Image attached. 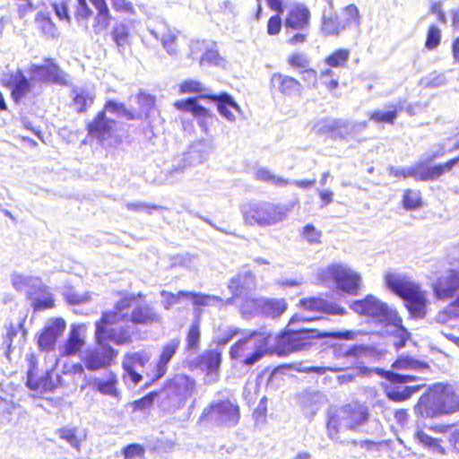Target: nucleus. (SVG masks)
<instances>
[{
  "instance_id": "052dcab7",
  "label": "nucleus",
  "mask_w": 459,
  "mask_h": 459,
  "mask_svg": "<svg viewBox=\"0 0 459 459\" xmlns=\"http://www.w3.org/2000/svg\"><path fill=\"white\" fill-rule=\"evenodd\" d=\"M301 236L309 244H320L322 231L317 230L313 224H307L302 229Z\"/></svg>"
},
{
  "instance_id": "a211bd4d",
  "label": "nucleus",
  "mask_w": 459,
  "mask_h": 459,
  "mask_svg": "<svg viewBox=\"0 0 459 459\" xmlns=\"http://www.w3.org/2000/svg\"><path fill=\"white\" fill-rule=\"evenodd\" d=\"M174 106L182 111L190 112L198 121V124L204 133H207L209 122L212 119V114L204 107L201 106L197 100L189 98L185 100L176 101Z\"/></svg>"
},
{
  "instance_id": "2f4dec72",
  "label": "nucleus",
  "mask_w": 459,
  "mask_h": 459,
  "mask_svg": "<svg viewBox=\"0 0 459 459\" xmlns=\"http://www.w3.org/2000/svg\"><path fill=\"white\" fill-rule=\"evenodd\" d=\"M170 388L182 401H186L195 393V382L186 375H178L170 383Z\"/></svg>"
},
{
  "instance_id": "864d4df0",
  "label": "nucleus",
  "mask_w": 459,
  "mask_h": 459,
  "mask_svg": "<svg viewBox=\"0 0 459 459\" xmlns=\"http://www.w3.org/2000/svg\"><path fill=\"white\" fill-rule=\"evenodd\" d=\"M255 178L258 180L271 183L278 186H285L290 184L288 179L274 175L271 170L265 168L258 169L255 172Z\"/></svg>"
},
{
  "instance_id": "c9c22d12",
  "label": "nucleus",
  "mask_w": 459,
  "mask_h": 459,
  "mask_svg": "<svg viewBox=\"0 0 459 459\" xmlns=\"http://www.w3.org/2000/svg\"><path fill=\"white\" fill-rule=\"evenodd\" d=\"M27 386L33 391L40 394L52 392L56 387V384L52 379L49 372H46L40 378H35L31 372H29L27 378Z\"/></svg>"
},
{
  "instance_id": "3c124183",
  "label": "nucleus",
  "mask_w": 459,
  "mask_h": 459,
  "mask_svg": "<svg viewBox=\"0 0 459 459\" xmlns=\"http://www.w3.org/2000/svg\"><path fill=\"white\" fill-rule=\"evenodd\" d=\"M195 322L192 324L190 329H189V332H188V334H187V338H186V342H187V349L189 350H195L197 347H198V342H199V339H200V329H199V325H200V318H201V310L196 308L195 309Z\"/></svg>"
},
{
  "instance_id": "ea45409f",
  "label": "nucleus",
  "mask_w": 459,
  "mask_h": 459,
  "mask_svg": "<svg viewBox=\"0 0 459 459\" xmlns=\"http://www.w3.org/2000/svg\"><path fill=\"white\" fill-rule=\"evenodd\" d=\"M95 93L92 89L74 90V106L78 112H84L92 105Z\"/></svg>"
},
{
  "instance_id": "f03ea898",
  "label": "nucleus",
  "mask_w": 459,
  "mask_h": 459,
  "mask_svg": "<svg viewBox=\"0 0 459 459\" xmlns=\"http://www.w3.org/2000/svg\"><path fill=\"white\" fill-rule=\"evenodd\" d=\"M352 332H325L317 328L288 329L276 336L273 335L272 348L280 354L307 350L316 339L326 337L351 339Z\"/></svg>"
},
{
  "instance_id": "4d7b16f0",
  "label": "nucleus",
  "mask_w": 459,
  "mask_h": 459,
  "mask_svg": "<svg viewBox=\"0 0 459 459\" xmlns=\"http://www.w3.org/2000/svg\"><path fill=\"white\" fill-rule=\"evenodd\" d=\"M77 429L75 428L64 427L58 429L60 438L65 440L72 447L80 451L81 441L76 435Z\"/></svg>"
},
{
  "instance_id": "603ef678",
  "label": "nucleus",
  "mask_w": 459,
  "mask_h": 459,
  "mask_svg": "<svg viewBox=\"0 0 459 459\" xmlns=\"http://www.w3.org/2000/svg\"><path fill=\"white\" fill-rule=\"evenodd\" d=\"M368 351V348L362 345H353L352 347L333 346V353L336 358H358Z\"/></svg>"
},
{
  "instance_id": "423d86ee",
  "label": "nucleus",
  "mask_w": 459,
  "mask_h": 459,
  "mask_svg": "<svg viewBox=\"0 0 459 459\" xmlns=\"http://www.w3.org/2000/svg\"><path fill=\"white\" fill-rule=\"evenodd\" d=\"M244 221L249 225L270 227L285 221L290 209L283 204L260 201L242 206Z\"/></svg>"
},
{
  "instance_id": "39448f33",
  "label": "nucleus",
  "mask_w": 459,
  "mask_h": 459,
  "mask_svg": "<svg viewBox=\"0 0 459 459\" xmlns=\"http://www.w3.org/2000/svg\"><path fill=\"white\" fill-rule=\"evenodd\" d=\"M386 286L404 301L413 317L422 318L426 315L427 297L420 286L401 274L389 273L385 277Z\"/></svg>"
},
{
  "instance_id": "9d476101",
  "label": "nucleus",
  "mask_w": 459,
  "mask_h": 459,
  "mask_svg": "<svg viewBox=\"0 0 459 459\" xmlns=\"http://www.w3.org/2000/svg\"><path fill=\"white\" fill-rule=\"evenodd\" d=\"M351 308L359 314L372 318L381 325L387 320L394 318L395 310L386 303L373 295H368L363 299H358L351 304Z\"/></svg>"
},
{
  "instance_id": "7ed1b4c3",
  "label": "nucleus",
  "mask_w": 459,
  "mask_h": 459,
  "mask_svg": "<svg viewBox=\"0 0 459 459\" xmlns=\"http://www.w3.org/2000/svg\"><path fill=\"white\" fill-rule=\"evenodd\" d=\"M136 299L126 296L117 301L112 310L102 313L101 319L111 327L121 322H132L136 325H147L157 322L159 315L148 305L134 306Z\"/></svg>"
},
{
  "instance_id": "de8ad7c7",
  "label": "nucleus",
  "mask_w": 459,
  "mask_h": 459,
  "mask_svg": "<svg viewBox=\"0 0 459 459\" xmlns=\"http://www.w3.org/2000/svg\"><path fill=\"white\" fill-rule=\"evenodd\" d=\"M392 108V110L389 111H374L370 114V119L373 120L376 123H387V124H394L396 117H397V112L399 110H403V107L402 103H398L395 106H390Z\"/></svg>"
},
{
  "instance_id": "393cba45",
  "label": "nucleus",
  "mask_w": 459,
  "mask_h": 459,
  "mask_svg": "<svg viewBox=\"0 0 459 459\" xmlns=\"http://www.w3.org/2000/svg\"><path fill=\"white\" fill-rule=\"evenodd\" d=\"M83 325H74L68 334L67 340L59 346V352L62 356H73L81 351L85 344L84 336L82 335Z\"/></svg>"
},
{
  "instance_id": "6ab92c4d",
  "label": "nucleus",
  "mask_w": 459,
  "mask_h": 459,
  "mask_svg": "<svg viewBox=\"0 0 459 459\" xmlns=\"http://www.w3.org/2000/svg\"><path fill=\"white\" fill-rule=\"evenodd\" d=\"M438 392L433 391L432 387L422 394L414 407L415 413L422 418H434L444 414L437 399Z\"/></svg>"
},
{
  "instance_id": "58836bf2",
  "label": "nucleus",
  "mask_w": 459,
  "mask_h": 459,
  "mask_svg": "<svg viewBox=\"0 0 459 459\" xmlns=\"http://www.w3.org/2000/svg\"><path fill=\"white\" fill-rule=\"evenodd\" d=\"M35 23L44 37L48 39H54L58 36L57 28L51 21L48 13H38L35 17Z\"/></svg>"
},
{
  "instance_id": "f257e3e1",
  "label": "nucleus",
  "mask_w": 459,
  "mask_h": 459,
  "mask_svg": "<svg viewBox=\"0 0 459 459\" xmlns=\"http://www.w3.org/2000/svg\"><path fill=\"white\" fill-rule=\"evenodd\" d=\"M96 345L88 348L82 357L84 367L90 371H96L109 367L118 352L109 342L124 345L131 342L129 331L124 327H111L100 318L95 324Z\"/></svg>"
},
{
  "instance_id": "f3484780",
  "label": "nucleus",
  "mask_w": 459,
  "mask_h": 459,
  "mask_svg": "<svg viewBox=\"0 0 459 459\" xmlns=\"http://www.w3.org/2000/svg\"><path fill=\"white\" fill-rule=\"evenodd\" d=\"M394 318L387 319L382 326L384 327V332L387 335L393 338L394 346L397 351L403 348L407 342V341L411 337V333L403 325V320L398 316L397 312H394Z\"/></svg>"
},
{
  "instance_id": "4468645a",
  "label": "nucleus",
  "mask_w": 459,
  "mask_h": 459,
  "mask_svg": "<svg viewBox=\"0 0 459 459\" xmlns=\"http://www.w3.org/2000/svg\"><path fill=\"white\" fill-rule=\"evenodd\" d=\"M150 359L151 355L144 351L126 354L122 362L126 372L124 375L125 381L130 380L134 385L138 384L142 379V376L137 373V369L143 368Z\"/></svg>"
},
{
  "instance_id": "8fccbe9b",
  "label": "nucleus",
  "mask_w": 459,
  "mask_h": 459,
  "mask_svg": "<svg viewBox=\"0 0 459 459\" xmlns=\"http://www.w3.org/2000/svg\"><path fill=\"white\" fill-rule=\"evenodd\" d=\"M243 302L239 305L240 312L247 316H254L261 315L262 311V298L252 299L248 296L241 298Z\"/></svg>"
},
{
  "instance_id": "49530a36",
  "label": "nucleus",
  "mask_w": 459,
  "mask_h": 459,
  "mask_svg": "<svg viewBox=\"0 0 459 459\" xmlns=\"http://www.w3.org/2000/svg\"><path fill=\"white\" fill-rule=\"evenodd\" d=\"M214 145L211 140H200L193 143L191 147V151L188 153H191V157L194 160L195 153H200L198 157L197 162H204L209 157V155L213 152Z\"/></svg>"
},
{
  "instance_id": "13d9d810",
  "label": "nucleus",
  "mask_w": 459,
  "mask_h": 459,
  "mask_svg": "<svg viewBox=\"0 0 459 459\" xmlns=\"http://www.w3.org/2000/svg\"><path fill=\"white\" fill-rule=\"evenodd\" d=\"M420 83L425 88H437L445 85L446 79L444 74L435 71L421 78Z\"/></svg>"
},
{
  "instance_id": "bb28decb",
  "label": "nucleus",
  "mask_w": 459,
  "mask_h": 459,
  "mask_svg": "<svg viewBox=\"0 0 459 459\" xmlns=\"http://www.w3.org/2000/svg\"><path fill=\"white\" fill-rule=\"evenodd\" d=\"M310 12L303 5L292 7L285 19V28L294 30H308Z\"/></svg>"
},
{
  "instance_id": "aec40b11",
  "label": "nucleus",
  "mask_w": 459,
  "mask_h": 459,
  "mask_svg": "<svg viewBox=\"0 0 459 459\" xmlns=\"http://www.w3.org/2000/svg\"><path fill=\"white\" fill-rule=\"evenodd\" d=\"M432 389L438 392L437 399L444 414L459 411V394L455 392L453 386L437 383L432 386Z\"/></svg>"
},
{
  "instance_id": "c03bdc74",
  "label": "nucleus",
  "mask_w": 459,
  "mask_h": 459,
  "mask_svg": "<svg viewBox=\"0 0 459 459\" xmlns=\"http://www.w3.org/2000/svg\"><path fill=\"white\" fill-rule=\"evenodd\" d=\"M221 351L210 350L204 352L201 356V361L205 366L208 374H212L218 370L221 363Z\"/></svg>"
},
{
  "instance_id": "72a5a7b5",
  "label": "nucleus",
  "mask_w": 459,
  "mask_h": 459,
  "mask_svg": "<svg viewBox=\"0 0 459 459\" xmlns=\"http://www.w3.org/2000/svg\"><path fill=\"white\" fill-rule=\"evenodd\" d=\"M261 315L273 319L280 317L288 308L284 299L262 298Z\"/></svg>"
},
{
  "instance_id": "cd10ccee",
  "label": "nucleus",
  "mask_w": 459,
  "mask_h": 459,
  "mask_svg": "<svg viewBox=\"0 0 459 459\" xmlns=\"http://www.w3.org/2000/svg\"><path fill=\"white\" fill-rule=\"evenodd\" d=\"M3 82L12 88V97L16 102L30 91L31 86L30 81L20 69L12 73L8 79L3 78Z\"/></svg>"
},
{
  "instance_id": "412c9836",
  "label": "nucleus",
  "mask_w": 459,
  "mask_h": 459,
  "mask_svg": "<svg viewBox=\"0 0 459 459\" xmlns=\"http://www.w3.org/2000/svg\"><path fill=\"white\" fill-rule=\"evenodd\" d=\"M65 329V322L62 318L49 321L40 333L38 343L41 350L48 351L54 348L56 339Z\"/></svg>"
},
{
  "instance_id": "9b49d317",
  "label": "nucleus",
  "mask_w": 459,
  "mask_h": 459,
  "mask_svg": "<svg viewBox=\"0 0 459 459\" xmlns=\"http://www.w3.org/2000/svg\"><path fill=\"white\" fill-rule=\"evenodd\" d=\"M28 73L31 80L39 82L67 86L70 82L69 75L64 72L53 58H45L42 65L32 64Z\"/></svg>"
},
{
  "instance_id": "c756f323",
  "label": "nucleus",
  "mask_w": 459,
  "mask_h": 459,
  "mask_svg": "<svg viewBox=\"0 0 459 459\" xmlns=\"http://www.w3.org/2000/svg\"><path fill=\"white\" fill-rule=\"evenodd\" d=\"M91 3L97 11L92 28L94 32L99 34L108 29L112 16L105 0H91Z\"/></svg>"
},
{
  "instance_id": "5701e85b",
  "label": "nucleus",
  "mask_w": 459,
  "mask_h": 459,
  "mask_svg": "<svg viewBox=\"0 0 459 459\" xmlns=\"http://www.w3.org/2000/svg\"><path fill=\"white\" fill-rule=\"evenodd\" d=\"M149 31L153 38L160 40L163 48L169 55H178V40L179 38V32L178 30L162 24L157 29H150Z\"/></svg>"
},
{
  "instance_id": "338daca9",
  "label": "nucleus",
  "mask_w": 459,
  "mask_h": 459,
  "mask_svg": "<svg viewBox=\"0 0 459 459\" xmlns=\"http://www.w3.org/2000/svg\"><path fill=\"white\" fill-rule=\"evenodd\" d=\"M343 13L346 16L345 21H342L344 24H346V28L351 26V24H355L356 26H359L360 24V15L359 9L354 4H350L343 9Z\"/></svg>"
},
{
  "instance_id": "4be33fe9",
  "label": "nucleus",
  "mask_w": 459,
  "mask_h": 459,
  "mask_svg": "<svg viewBox=\"0 0 459 459\" xmlns=\"http://www.w3.org/2000/svg\"><path fill=\"white\" fill-rule=\"evenodd\" d=\"M271 89L284 96L300 95L301 83L295 78L280 73L273 74L270 81Z\"/></svg>"
},
{
  "instance_id": "774afa93",
  "label": "nucleus",
  "mask_w": 459,
  "mask_h": 459,
  "mask_svg": "<svg viewBox=\"0 0 459 459\" xmlns=\"http://www.w3.org/2000/svg\"><path fill=\"white\" fill-rule=\"evenodd\" d=\"M144 454V447L139 444H131L123 449L124 459H143Z\"/></svg>"
},
{
  "instance_id": "e433bc0d",
  "label": "nucleus",
  "mask_w": 459,
  "mask_h": 459,
  "mask_svg": "<svg viewBox=\"0 0 459 459\" xmlns=\"http://www.w3.org/2000/svg\"><path fill=\"white\" fill-rule=\"evenodd\" d=\"M179 343L180 341L178 339H172L163 347L159 362L157 364L158 377H161L165 375L167 365L177 352L179 347Z\"/></svg>"
},
{
  "instance_id": "a18cd8bd",
  "label": "nucleus",
  "mask_w": 459,
  "mask_h": 459,
  "mask_svg": "<svg viewBox=\"0 0 459 459\" xmlns=\"http://www.w3.org/2000/svg\"><path fill=\"white\" fill-rule=\"evenodd\" d=\"M111 36L118 51L123 53L130 44L128 28L125 24H117L113 28Z\"/></svg>"
},
{
  "instance_id": "7c9ffc66",
  "label": "nucleus",
  "mask_w": 459,
  "mask_h": 459,
  "mask_svg": "<svg viewBox=\"0 0 459 459\" xmlns=\"http://www.w3.org/2000/svg\"><path fill=\"white\" fill-rule=\"evenodd\" d=\"M11 282L16 290L25 291L29 297L36 294L35 289H42V281L39 277L15 273L11 275Z\"/></svg>"
},
{
  "instance_id": "a19ab883",
  "label": "nucleus",
  "mask_w": 459,
  "mask_h": 459,
  "mask_svg": "<svg viewBox=\"0 0 459 459\" xmlns=\"http://www.w3.org/2000/svg\"><path fill=\"white\" fill-rule=\"evenodd\" d=\"M346 29V24L339 21L334 15L327 16L325 13L322 16L321 31L325 36H338Z\"/></svg>"
},
{
  "instance_id": "4c0bfd02",
  "label": "nucleus",
  "mask_w": 459,
  "mask_h": 459,
  "mask_svg": "<svg viewBox=\"0 0 459 459\" xmlns=\"http://www.w3.org/2000/svg\"><path fill=\"white\" fill-rule=\"evenodd\" d=\"M194 164V160L191 157V153L183 154L177 157L168 169L166 173V178L173 181L178 179L185 170Z\"/></svg>"
},
{
  "instance_id": "1a4fd4ad",
  "label": "nucleus",
  "mask_w": 459,
  "mask_h": 459,
  "mask_svg": "<svg viewBox=\"0 0 459 459\" xmlns=\"http://www.w3.org/2000/svg\"><path fill=\"white\" fill-rule=\"evenodd\" d=\"M240 418L238 405L229 400L212 401L203 411L199 420L217 426L233 427L238 424Z\"/></svg>"
},
{
  "instance_id": "2eb2a0df",
  "label": "nucleus",
  "mask_w": 459,
  "mask_h": 459,
  "mask_svg": "<svg viewBox=\"0 0 459 459\" xmlns=\"http://www.w3.org/2000/svg\"><path fill=\"white\" fill-rule=\"evenodd\" d=\"M446 153L445 147L443 145H438L437 150L432 151V153L425 156L423 160L414 163L411 166V178H414L417 181H433L435 179V174L433 169V166H428V163L431 162L437 157H442Z\"/></svg>"
},
{
  "instance_id": "5fc2aeb1",
  "label": "nucleus",
  "mask_w": 459,
  "mask_h": 459,
  "mask_svg": "<svg viewBox=\"0 0 459 459\" xmlns=\"http://www.w3.org/2000/svg\"><path fill=\"white\" fill-rule=\"evenodd\" d=\"M350 58V52L347 49H338L331 54L326 59L325 63L330 67H344Z\"/></svg>"
},
{
  "instance_id": "a878e982",
  "label": "nucleus",
  "mask_w": 459,
  "mask_h": 459,
  "mask_svg": "<svg viewBox=\"0 0 459 459\" xmlns=\"http://www.w3.org/2000/svg\"><path fill=\"white\" fill-rule=\"evenodd\" d=\"M203 97L204 99H210L215 101L217 103L219 113L230 122L236 120V114H241L240 107L235 102L233 98L227 93L220 95H206Z\"/></svg>"
},
{
  "instance_id": "0e129e2a",
  "label": "nucleus",
  "mask_w": 459,
  "mask_h": 459,
  "mask_svg": "<svg viewBox=\"0 0 459 459\" xmlns=\"http://www.w3.org/2000/svg\"><path fill=\"white\" fill-rule=\"evenodd\" d=\"M441 39V31L436 25H431L429 28L425 48L433 50L438 47Z\"/></svg>"
},
{
  "instance_id": "37998d69",
  "label": "nucleus",
  "mask_w": 459,
  "mask_h": 459,
  "mask_svg": "<svg viewBox=\"0 0 459 459\" xmlns=\"http://www.w3.org/2000/svg\"><path fill=\"white\" fill-rule=\"evenodd\" d=\"M393 368L395 369L424 371L429 368V366L427 363L420 361L412 357L401 356L394 361Z\"/></svg>"
},
{
  "instance_id": "bf43d9fd",
  "label": "nucleus",
  "mask_w": 459,
  "mask_h": 459,
  "mask_svg": "<svg viewBox=\"0 0 459 459\" xmlns=\"http://www.w3.org/2000/svg\"><path fill=\"white\" fill-rule=\"evenodd\" d=\"M403 206L407 210H415L421 205L420 193L419 191L408 189L403 195Z\"/></svg>"
},
{
  "instance_id": "ddd939ff",
  "label": "nucleus",
  "mask_w": 459,
  "mask_h": 459,
  "mask_svg": "<svg viewBox=\"0 0 459 459\" xmlns=\"http://www.w3.org/2000/svg\"><path fill=\"white\" fill-rule=\"evenodd\" d=\"M435 296L439 299H447L459 290V269H449L438 277L433 285Z\"/></svg>"
},
{
  "instance_id": "473e14b6",
  "label": "nucleus",
  "mask_w": 459,
  "mask_h": 459,
  "mask_svg": "<svg viewBox=\"0 0 459 459\" xmlns=\"http://www.w3.org/2000/svg\"><path fill=\"white\" fill-rule=\"evenodd\" d=\"M180 294L186 296V299H191L193 306L195 307L194 310L198 308L203 312V307L209 306H219L221 307L223 303V300L221 297L204 294L201 292H191L181 290Z\"/></svg>"
},
{
  "instance_id": "e2e57ef3",
  "label": "nucleus",
  "mask_w": 459,
  "mask_h": 459,
  "mask_svg": "<svg viewBox=\"0 0 459 459\" xmlns=\"http://www.w3.org/2000/svg\"><path fill=\"white\" fill-rule=\"evenodd\" d=\"M320 79L322 83L330 91L335 90L339 85V77L336 75L334 71L331 68H327L321 72Z\"/></svg>"
},
{
  "instance_id": "0eeeda50",
  "label": "nucleus",
  "mask_w": 459,
  "mask_h": 459,
  "mask_svg": "<svg viewBox=\"0 0 459 459\" xmlns=\"http://www.w3.org/2000/svg\"><path fill=\"white\" fill-rule=\"evenodd\" d=\"M368 407L363 404L355 403L342 407L335 415L331 416L328 420V437L332 440L337 441L341 430L357 429L368 422Z\"/></svg>"
},
{
  "instance_id": "f704fd0d",
  "label": "nucleus",
  "mask_w": 459,
  "mask_h": 459,
  "mask_svg": "<svg viewBox=\"0 0 459 459\" xmlns=\"http://www.w3.org/2000/svg\"><path fill=\"white\" fill-rule=\"evenodd\" d=\"M117 385V377L113 372H109L106 377H94L92 380V385L98 392L113 397L118 396Z\"/></svg>"
},
{
  "instance_id": "f8f14e48",
  "label": "nucleus",
  "mask_w": 459,
  "mask_h": 459,
  "mask_svg": "<svg viewBox=\"0 0 459 459\" xmlns=\"http://www.w3.org/2000/svg\"><path fill=\"white\" fill-rule=\"evenodd\" d=\"M367 122H351L342 119L319 121L315 128L318 134H325L332 139H345L350 135L363 131Z\"/></svg>"
},
{
  "instance_id": "20e7f679",
  "label": "nucleus",
  "mask_w": 459,
  "mask_h": 459,
  "mask_svg": "<svg viewBox=\"0 0 459 459\" xmlns=\"http://www.w3.org/2000/svg\"><path fill=\"white\" fill-rule=\"evenodd\" d=\"M272 344L273 334L266 329L252 331L231 346L230 356L241 359L246 366H253L268 352Z\"/></svg>"
},
{
  "instance_id": "09e8293b",
  "label": "nucleus",
  "mask_w": 459,
  "mask_h": 459,
  "mask_svg": "<svg viewBox=\"0 0 459 459\" xmlns=\"http://www.w3.org/2000/svg\"><path fill=\"white\" fill-rule=\"evenodd\" d=\"M420 388V385L390 387L386 392V395L392 401L402 402L410 398Z\"/></svg>"
},
{
  "instance_id": "79ce46f5",
  "label": "nucleus",
  "mask_w": 459,
  "mask_h": 459,
  "mask_svg": "<svg viewBox=\"0 0 459 459\" xmlns=\"http://www.w3.org/2000/svg\"><path fill=\"white\" fill-rule=\"evenodd\" d=\"M36 294L30 296L31 305L35 310L51 308L54 306V299L48 288L42 283V289H35Z\"/></svg>"
},
{
  "instance_id": "69168bd1",
  "label": "nucleus",
  "mask_w": 459,
  "mask_h": 459,
  "mask_svg": "<svg viewBox=\"0 0 459 459\" xmlns=\"http://www.w3.org/2000/svg\"><path fill=\"white\" fill-rule=\"evenodd\" d=\"M181 93H200L201 98L203 96H206L207 94H203L205 91V88L202 82L195 80H187L183 82L180 86Z\"/></svg>"
},
{
  "instance_id": "6e6d98bb",
  "label": "nucleus",
  "mask_w": 459,
  "mask_h": 459,
  "mask_svg": "<svg viewBox=\"0 0 459 459\" xmlns=\"http://www.w3.org/2000/svg\"><path fill=\"white\" fill-rule=\"evenodd\" d=\"M414 437L424 446L432 449L433 452L440 455L445 454V449L439 444L438 440L429 437L425 432L419 430L415 433Z\"/></svg>"
},
{
  "instance_id": "6e6552de",
  "label": "nucleus",
  "mask_w": 459,
  "mask_h": 459,
  "mask_svg": "<svg viewBox=\"0 0 459 459\" xmlns=\"http://www.w3.org/2000/svg\"><path fill=\"white\" fill-rule=\"evenodd\" d=\"M317 277L322 283H333L337 289L349 294H356L361 282L359 274L344 264H333L321 268Z\"/></svg>"
},
{
  "instance_id": "b1692460",
  "label": "nucleus",
  "mask_w": 459,
  "mask_h": 459,
  "mask_svg": "<svg viewBox=\"0 0 459 459\" xmlns=\"http://www.w3.org/2000/svg\"><path fill=\"white\" fill-rule=\"evenodd\" d=\"M299 306L307 311L322 312L329 315L342 316L346 313V310L337 304L317 297L302 299L299 300Z\"/></svg>"
},
{
  "instance_id": "680f3d73",
  "label": "nucleus",
  "mask_w": 459,
  "mask_h": 459,
  "mask_svg": "<svg viewBox=\"0 0 459 459\" xmlns=\"http://www.w3.org/2000/svg\"><path fill=\"white\" fill-rule=\"evenodd\" d=\"M105 110L110 113H116L120 117H126L128 120L134 119V114L127 110L123 103H118L113 100H108L105 105Z\"/></svg>"
},
{
  "instance_id": "c85d7f7f",
  "label": "nucleus",
  "mask_w": 459,
  "mask_h": 459,
  "mask_svg": "<svg viewBox=\"0 0 459 459\" xmlns=\"http://www.w3.org/2000/svg\"><path fill=\"white\" fill-rule=\"evenodd\" d=\"M114 126L115 120L108 119L105 111H101L98 114L97 117L89 124L88 131L91 136L103 141L110 136Z\"/></svg>"
},
{
  "instance_id": "dca6fc26",
  "label": "nucleus",
  "mask_w": 459,
  "mask_h": 459,
  "mask_svg": "<svg viewBox=\"0 0 459 459\" xmlns=\"http://www.w3.org/2000/svg\"><path fill=\"white\" fill-rule=\"evenodd\" d=\"M256 288V279L254 273L242 269L233 276L228 284V289L235 297L247 298Z\"/></svg>"
}]
</instances>
